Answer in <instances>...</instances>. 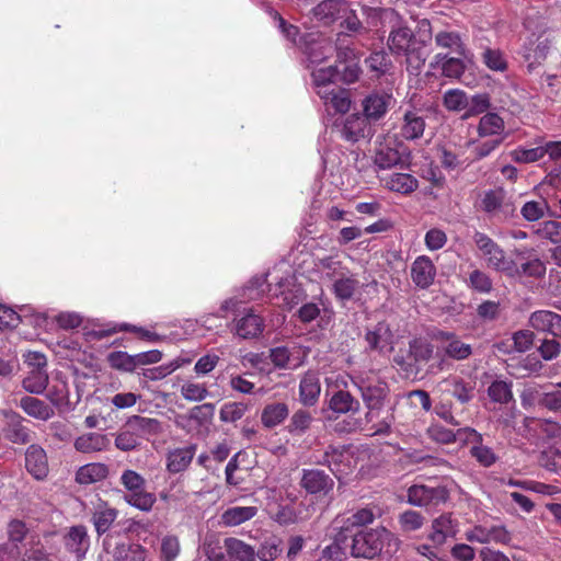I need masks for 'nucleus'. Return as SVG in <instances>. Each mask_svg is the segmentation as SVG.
Wrapping results in <instances>:
<instances>
[{
  "instance_id": "f257e3e1",
  "label": "nucleus",
  "mask_w": 561,
  "mask_h": 561,
  "mask_svg": "<svg viewBox=\"0 0 561 561\" xmlns=\"http://www.w3.org/2000/svg\"><path fill=\"white\" fill-rule=\"evenodd\" d=\"M399 548V540L385 527L358 531L352 539L351 553L355 558L371 559L383 549L393 553Z\"/></svg>"
},
{
  "instance_id": "f03ea898",
  "label": "nucleus",
  "mask_w": 561,
  "mask_h": 561,
  "mask_svg": "<svg viewBox=\"0 0 561 561\" xmlns=\"http://www.w3.org/2000/svg\"><path fill=\"white\" fill-rule=\"evenodd\" d=\"M478 207L490 218L500 221H506L516 216L515 203L503 188L484 191L480 195Z\"/></svg>"
},
{
  "instance_id": "7ed1b4c3",
  "label": "nucleus",
  "mask_w": 561,
  "mask_h": 561,
  "mask_svg": "<svg viewBox=\"0 0 561 561\" xmlns=\"http://www.w3.org/2000/svg\"><path fill=\"white\" fill-rule=\"evenodd\" d=\"M121 483L128 491L124 500L131 506L149 512L156 503V495L145 491L146 480L138 472L127 469L121 476Z\"/></svg>"
},
{
  "instance_id": "20e7f679",
  "label": "nucleus",
  "mask_w": 561,
  "mask_h": 561,
  "mask_svg": "<svg viewBox=\"0 0 561 561\" xmlns=\"http://www.w3.org/2000/svg\"><path fill=\"white\" fill-rule=\"evenodd\" d=\"M473 241L479 250L480 256L485 261L490 268L507 273L513 271L512 262L506 259L503 249L488 234L476 231L473 234Z\"/></svg>"
},
{
  "instance_id": "39448f33",
  "label": "nucleus",
  "mask_w": 561,
  "mask_h": 561,
  "mask_svg": "<svg viewBox=\"0 0 561 561\" xmlns=\"http://www.w3.org/2000/svg\"><path fill=\"white\" fill-rule=\"evenodd\" d=\"M353 385L360 392L365 404L385 402L388 394V385L376 371L369 370L352 377Z\"/></svg>"
},
{
  "instance_id": "423d86ee",
  "label": "nucleus",
  "mask_w": 561,
  "mask_h": 561,
  "mask_svg": "<svg viewBox=\"0 0 561 561\" xmlns=\"http://www.w3.org/2000/svg\"><path fill=\"white\" fill-rule=\"evenodd\" d=\"M273 279L277 282L274 287L268 284V293L272 298L276 299V306L291 310L306 298L302 288L294 284L289 273H287L286 277L274 276Z\"/></svg>"
},
{
  "instance_id": "0eeeda50",
  "label": "nucleus",
  "mask_w": 561,
  "mask_h": 561,
  "mask_svg": "<svg viewBox=\"0 0 561 561\" xmlns=\"http://www.w3.org/2000/svg\"><path fill=\"white\" fill-rule=\"evenodd\" d=\"M311 458L312 462L327 466L337 479L347 474L353 463L351 453L344 447L329 446L322 454L314 453Z\"/></svg>"
},
{
  "instance_id": "6e6552de",
  "label": "nucleus",
  "mask_w": 561,
  "mask_h": 561,
  "mask_svg": "<svg viewBox=\"0 0 561 561\" xmlns=\"http://www.w3.org/2000/svg\"><path fill=\"white\" fill-rule=\"evenodd\" d=\"M448 497V490L444 485L414 484L408 490V502L414 506H436L445 503Z\"/></svg>"
},
{
  "instance_id": "1a4fd4ad",
  "label": "nucleus",
  "mask_w": 561,
  "mask_h": 561,
  "mask_svg": "<svg viewBox=\"0 0 561 561\" xmlns=\"http://www.w3.org/2000/svg\"><path fill=\"white\" fill-rule=\"evenodd\" d=\"M465 538L469 542H477L481 545L492 542L507 545L511 541L512 536L510 531L501 525H493L491 527L476 525L466 530Z\"/></svg>"
},
{
  "instance_id": "9d476101",
  "label": "nucleus",
  "mask_w": 561,
  "mask_h": 561,
  "mask_svg": "<svg viewBox=\"0 0 561 561\" xmlns=\"http://www.w3.org/2000/svg\"><path fill=\"white\" fill-rule=\"evenodd\" d=\"M432 105H423L421 107H412L407 110L403 115V123L401 126V135L408 140L419 139L423 136L425 130V119L427 114L432 112Z\"/></svg>"
},
{
  "instance_id": "9b49d317",
  "label": "nucleus",
  "mask_w": 561,
  "mask_h": 561,
  "mask_svg": "<svg viewBox=\"0 0 561 561\" xmlns=\"http://www.w3.org/2000/svg\"><path fill=\"white\" fill-rule=\"evenodd\" d=\"M264 319L253 309H245L233 320L231 332L243 340L255 339L264 331Z\"/></svg>"
},
{
  "instance_id": "f8f14e48",
  "label": "nucleus",
  "mask_w": 561,
  "mask_h": 561,
  "mask_svg": "<svg viewBox=\"0 0 561 561\" xmlns=\"http://www.w3.org/2000/svg\"><path fill=\"white\" fill-rule=\"evenodd\" d=\"M367 348L380 355H388L393 351V333L386 321L378 322L368 329L365 334Z\"/></svg>"
},
{
  "instance_id": "ddd939ff",
  "label": "nucleus",
  "mask_w": 561,
  "mask_h": 561,
  "mask_svg": "<svg viewBox=\"0 0 561 561\" xmlns=\"http://www.w3.org/2000/svg\"><path fill=\"white\" fill-rule=\"evenodd\" d=\"M307 356V352L300 346H277L271 348L270 358L275 367L280 369H297L300 367L305 358Z\"/></svg>"
},
{
  "instance_id": "4468645a",
  "label": "nucleus",
  "mask_w": 561,
  "mask_h": 561,
  "mask_svg": "<svg viewBox=\"0 0 561 561\" xmlns=\"http://www.w3.org/2000/svg\"><path fill=\"white\" fill-rule=\"evenodd\" d=\"M367 412L365 415L366 422L371 424V430L375 434H387L389 433L393 422V407H388L385 402L378 404H365Z\"/></svg>"
},
{
  "instance_id": "2eb2a0df",
  "label": "nucleus",
  "mask_w": 561,
  "mask_h": 561,
  "mask_svg": "<svg viewBox=\"0 0 561 561\" xmlns=\"http://www.w3.org/2000/svg\"><path fill=\"white\" fill-rule=\"evenodd\" d=\"M391 93L373 92L362 102L364 116L370 122L381 119L393 103Z\"/></svg>"
},
{
  "instance_id": "dca6fc26",
  "label": "nucleus",
  "mask_w": 561,
  "mask_h": 561,
  "mask_svg": "<svg viewBox=\"0 0 561 561\" xmlns=\"http://www.w3.org/2000/svg\"><path fill=\"white\" fill-rule=\"evenodd\" d=\"M91 522L99 536H102L113 525L118 516V511L112 507L107 502L96 499L91 502Z\"/></svg>"
},
{
  "instance_id": "f3484780",
  "label": "nucleus",
  "mask_w": 561,
  "mask_h": 561,
  "mask_svg": "<svg viewBox=\"0 0 561 561\" xmlns=\"http://www.w3.org/2000/svg\"><path fill=\"white\" fill-rule=\"evenodd\" d=\"M427 434L431 439L439 444H450L455 442L463 444L465 440L479 438L478 432L474 428L463 427L454 432L453 430L445 428L438 423H433L427 428Z\"/></svg>"
},
{
  "instance_id": "a211bd4d",
  "label": "nucleus",
  "mask_w": 561,
  "mask_h": 561,
  "mask_svg": "<svg viewBox=\"0 0 561 561\" xmlns=\"http://www.w3.org/2000/svg\"><path fill=\"white\" fill-rule=\"evenodd\" d=\"M333 51L334 47L332 43L325 37L309 35L308 39H305L304 53L307 57L308 68L312 65H320L331 56Z\"/></svg>"
},
{
  "instance_id": "6ab92c4d",
  "label": "nucleus",
  "mask_w": 561,
  "mask_h": 561,
  "mask_svg": "<svg viewBox=\"0 0 561 561\" xmlns=\"http://www.w3.org/2000/svg\"><path fill=\"white\" fill-rule=\"evenodd\" d=\"M436 267L427 255L417 256L411 265L412 282L422 289L428 288L435 279Z\"/></svg>"
},
{
  "instance_id": "aec40b11",
  "label": "nucleus",
  "mask_w": 561,
  "mask_h": 561,
  "mask_svg": "<svg viewBox=\"0 0 561 561\" xmlns=\"http://www.w3.org/2000/svg\"><path fill=\"white\" fill-rule=\"evenodd\" d=\"M7 419L5 437L14 444H26L31 440L30 430L23 425V417L11 410H1Z\"/></svg>"
},
{
  "instance_id": "412c9836",
  "label": "nucleus",
  "mask_w": 561,
  "mask_h": 561,
  "mask_svg": "<svg viewBox=\"0 0 561 561\" xmlns=\"http://www.w3.org/2000/svg\"><path fill=\"white\" fill-rule=\"evenodd\" d=\"M67 550L73 553L78 561L84 559L90 548V537L87 528L82 525L72 526L65 536Z\"/></svg>"
},
{
  "instance_id": "4be33fe9",
  "label": "nucleus",
  "mask_w": 561,
  "mask_h": 561,
  "mask_svg": "<svg viewBox=\"0 0 561 561\" xmlns=\"http://www.w3.org/2000/svg\"><path fill=\"white\" fill-rule=\"evenodd\" d=\"M347 12L345 0H323L313 8V16L325 25H330Z\"/></svg>"
},
{
  "instance_id": "5701e85b",
  "label": "nucleus",
  "mask_w": 561,
  "mask_h": 561,
  "mask_svg": "<svg viewBox=\"0 0 561 561\" xmlns=\"http://www.w3.org/2000/svg\"><path fill=\"white\" fill-rule=\"evenodd\" d=\"M435 44L438 48L447 49L463 59H470L471 53L466 47L461 35L455 31L443 30L435 34Z\"/></svg>"
},
{
  "instance_id": "b1692460",
  "label": "nucleus",
  "mask_w": 561,
  "mask_h": 561,
  "mask_svg": "<svg viewBox=\"0 0 561 561\" xmlns=\"http://www.w3.org/2000/svg\"><path fill=\"white\" fill-rule=\"evenodd\" d=\"M26 470L37 480H43L48 474V461L45 450L37 446L31 445L25 453Z\"/></svg>"
},
{
  "instance_id": "393cba45",
  "label": "nucleus",
  "mask_w": 561,
  "mask_h": 561,
  "mask_svg": "<svg viewBox=\"0 0 561 561\" xmlns=\"http://www.w3.org/2000/svg\"><path fill=\"white\" fill-rule=\"evenodd\" d=\"M457 534V522L450 515L444 514L432 522V531L428 539L435 547L443 546L447 538L455 537Z\"/></svg>"
},
{
  "instance_id": "a878e982",
  "label": "nucleus",
  "mask_w": 561,
  "mask_h": 561,
  "mask_svg": "<svg viewBox=\"0 0 561 561\" xmlns=\"http://www.w3.org/2000/svg\"><path fill=\"white\" fill-rule=\"evenodd\" d=\"M111 439L102 433L89 432L75 439L73 447L82 454L100 453L108 449Z\"/></svg>"
},
{
  "instance_id": "bb28decb",
  "label": "nucleus",
  "mask_w": 561,
  "mask_h": 561,
  "mask_svg": "<svg viewBox=\"0 0 561 561\" xmlns=\"http://www.w3.org/2000/svg\"><path fill=\"white\" fill-rule=\"evenodd\" d=\"M314 270L320 274L322 279H328L335 282V279L345 275L348 271L347 266L343 264L339 254L328 255L321 259H318L314 262Z\"/></svg>"
},
{
  "instance_id": "cd10ccee",
  "label": "nucleus",
  "mask_w": 561,
  "mask_h": 561,
  "mask_svg": "<svg viewBox=\"0 0 561 561\" xmlns=\"http://www.w3.org/2000/svg\"><path fill=\"white\" fill-rule=\"evenodd\" d=\"M369 130V121L364 115L352 114L345 118L341 135L345 140L356 142L360 138H365Z\"/></svg>"
},
{
  "instance_id": "c85d7f7f",
  "label": "nucleus",
  "mask_w": 561,
  "mask_h": 561,
  "mask_svg": "<svg viewBox=\"0 0 561 561\" xmlns=\"http://www.w3.org/2000/svg\"><path fill=\"white\" fill-rule=\"evenodd\" d=\"M333 480L323 471L318 469H305L301 478L302 488L311 493H328L333 488Z\"/></svg>"
},
{
  "instance_id": "c756f323",
  "label": "nucleus",
  "mask_w": 561,
  "mask_h": 561,
  "mask_svg": "<svg viewBox=\"0 0 561 561\" xmlns=\"http://www.w3.org/2000/svg\"><path fill=\"white\" fill-rule=\"evenodd\" d=\"M530 325L537 331L561 336V316L549 310H538L529 318Z\"/></svg>"
},
{
  "instance_id": "7c9ffc66",
  "label": "nucleus",
  "mask_w": 561,
  "mask_h": 561,
  "mask_svg": "<svg viewBox=\"0 0 561 561\" xmlns=\"http://www.w3.org/2000/svg\"><path fill=\"white\" fill-rule=\"evenodd\" d=\"M318 95L323 101L328 111L333 110L335 113H346L351 106L348 91L334 87L330 90H318Z\"/></svg>"
},
{
  "instance_id": "2f4dec72",
  "label": "nucleus",
  "mask_w": 561,
  "mask_h": 561,
  "mask_svg": "<svg viewBox=\"0 0 561 561\" xmlns=\"http://www.w3.org/2000/svg\"><path fill=\"white\" fill-rule=\"evenodd\" d=\"M388 47L394 55L407 53L410 47L416 44L412 31L404 25L393 26L388 36Z\"/></svg>"
},
{
  "instance_id": "473e14b6",
  "label": "nucleus",
  "mask_w": 561,
  "mask_h": 561,
  "mask_svg": "<svg viewBox=\"0 0 561 561\" xmlns=\"http://www.w3.org/2000/svg\"><path fill=\"white\" fill-rule=\"evenodd\" d=\"M381 182L388 190L408 195L419 187V181L408 173H391L381 178Z\"/></svg>"
},
{
  "instance_id": "72a5a7b5",
  "label": "nucleus",
  "mask_w": 561,
  "mask_h": 561,
  "mask_svg": "<svg viewBox=\"0 0 561 561\" xmlns=\"http://www.w3.org/2000/svg\"><path fill=\"white\" fill-rule=\"evenodd\" d=\"M321 386L319 376L308 371L304 375L299 385V398L304 405H313L320 396Z\"/></svg>"
},
{
  "instance_id": "f704fd0d",
  "label": "nucleus",
  "mask_w": 561,
  "mask_h": 561,
  "mask_svg": "<svg viewBox=\"0 0 561 561\" xmlns=\"http://www.w3.org/2000/svg\"><path fill=\"white\" fill-rule=\"evenodd\" d=\"M196 447L191 445L169 451L167 456V469L171 473L184 471L192 462Z\"/></svg>"
},
{
  "instance_id": "c9c22d12",
  "label": "nucleus",
  "mask_w": 561,
  "mask_h": 561,
  "mask_svg": "<svg viewBox=\"0 0 561 561\" xmlns=\"http://www.w3.org/2000/svg\"><path fill=\"white\" fill-rule=\"evenodd\" d=\"M257 514L256 506H232L222 512L220 524L226 527L239 526Z\"/></svg>"
},
{
  "instance_id": "e433bc0d",
  "label": "nucleus",
  "mask_w": 561,
  "mask_h": 561,
  "mask_svg": "<svg viewBox=\"0 0 561 561\" xmlns=\"http://www.w3.org/2000/svg\"><path fill=\"white\" fill-rule=\"evenodd\" d=\"M329 409L337 414L357 413L360 403L348 391L337 390L329 400Z\"/></svg>"
},
{
  "instance_id": "4c0bfd02",
  "label": "nucleus",
  "mask_w": 561,
  "mask_h": 561,
  "mask_svg": "<svg viewBox=\"0 0 561 561\" xmlns=\"http://www.w3.org/2000/svg\"><path fill=\"white\" fill-rule=\"evenodd\" d=\"M19 405L28 416L41 421H47L54 416L53 408L35 397H22Z\"/></svg>"
},
{
  "instance_id": "58836bf2",
  "label": "nucleus",
  "mask_w": 561,
  "mask_h": 561,
  "mask_svg": "<svg viewBox=\"0 0 561 561\" xmlns=\"http://www.w3.org/2000/svg\"><path fill=\"white\" fill-rule=\"evenodd\" d=\"M108 476V467L101 462H91L81 466L76 472L79 484H92L104 480Z\"/></svg>"
},
{
  "instance_id": "ea45409f",
  "label": "nucleus",
  "mask_w": 561,
  "mask_h": 561,
  "mask_svg": "<svg viewBox=\"0 0 561 561\" xmlns=\"http://www.w3.org/2000/svg\"><path fill=\"white\" fill-rule=\"evenodd\" d=\"M115 561H145L147 550L139 543L121 542L113 550Z\"/></svg>"
},
{
  "instance_id": "a19ab883",
  "label": "nucleus",
  "mask_w": 561,
  "mask_h": 561,
  "mask_svg": "<svg viewBox=\"0 0 561 561\" xmlns=\"http://www.w3.org/2000/svg\"><path fill=\"white\" fill-rule=\"evenodd\" d=\"M190 363H191L190 358L178 357V358H174L171 362L162 364L160 366L144 369L141 374H142L144 378L147 380H152V381L161 380V379L165 378L167 376L171 375L176 369H179L185 365H188Z\"/></svg>"
},
{
  "instance_id": "79ce46f5",
  "label": "nucleus",
  "mask_w": 561,
  "mask_h": 561,
  "mask_svg": "<svg viewBox=\"0 0 561 561\" xmlns=\"http://www.w3.org/2000/svg\"><path fill=\"white\" fill-rule=\"evenodd\" d=\"M479 438L465 440L463 444H471V456L483 467H491L497 461V456L493 449L482 444V435L478 433Z\"/></svg>"
},
{
  "instance_id": "37998d69",
  "label": "nucleus",
  "mask_w": 561,
  "mask_h": 561,
  "mask_svg": "<svg viewBox=\"0 0 561 561\" xmlns=\"http://www.w3.org/2000/svg\"><path fill=\"white\" fill-rule=\"evenodd\" d=\"M358 287L359 282L350 270L332 284L333 293L340 300H350Z\"/></svg>"
},
{
  "instance_id": "c03bdc74",
  "label": "nucleus",
  "mask_w": 561,
  "mask_h": 561,
  "mask_svg": "<svg viewBox=\"0 0 561 561\" xmlns=\"http://www.w3.org/2000/svg\"><path fill=\"white\" fill-rule=\"evenodd\" d=\"M365 65L373 78H380L389 73L392 68V62L383 50L371 53L366 59Z\"/></svg>"
},
{
  "instance_id": "a18cd8bd",
  "label": "nucleus",
  "mask_w": 561,
  "mask_h": 561,
  "mask_svg": "<svg viewBox=\"0 0 561 561\" xmlns=\"http://www.w3.org/2000/svg\"><path fill=\"white\" fill-rule=\"evenodd\" d=\"M551 48V41L548 37L540 36L536 43H530L526 47L525 58L529 61L528 68L533 69L541 64L548 56Z\"/></svg>"
},
{
  "instance_id": "49530a36",
  "label": "nucleus",
  "mask_w": 561,
  "mask_h": 561,
  "mask_svg": "<svg viewBox=\"0 0 561 561\" xmlns=\"http://www.w3.org/2000/svg\"><path fill=\"white\" fill-rule=\"evenodd\" d=\"M537 233L558 245V249L553 252V257L558 264H561V221H545L540 225Z\"/></svg>"
},
{
  "instance_id": "de8ad7c7",
  "label": "nucleus",
  "mask_w": 561,
  "mask_h": 561,
  "mask_svg": "<svg viewBox=\"0 0 561 561\" xmlns=\"http://www.w3.org/2000/svg\"><path fill=\"white\" fill-rule=\"evenodd\" d=\"M288 407L283 402L267 404L261 414L262 424L272 428L280 424L288 416Z\"/></svg>"
},
{
  "instance_id": "09e8293b",
  "label": "nucleus",
  "mask_w": 561,
  "mask_h": 561,
  "mask_svg": "<svg viewBox=\"0 0 561 561\" xmlns=\"http://www.w3.org/2000/svg\"><path fill=\"white\" fill-rule=\"evenodd\" d=\"M505 129L503 118L496 113L484 114L478 125V134L480 137L500 136Z\"/></svg>"
},
{
  "instance_id": "8fccbe9b",
  "label": "nucleus",
  "mask_w": 561,
  "mask_h": 561,
  "mask_svg": "<svg viewBox=\"0 0 561 561\" xmlns=\"http://www.w3.org/2000/svg\"><path fill=\"white\" fill-rule=\"evenodd\" d=\"M311 77L317 93L318 90H330L335 87L332 83L339 78L337 66L317 68L312 70Z\"/></svg>"
},
{
  "instance_id": "3c124183",
  "label": "nucleus",
  "mask_w": 561,
  "mask_h": 561,
  "mask_svg": "<svg viewBox=\"0 0 561 561\" xmlns=\"http://www.w3.org/2000/svg\"><path fill=\"white\" fill-rule=\"evenodd\" d=\"M401 161L399 151L387 144H380L375 151L374 162L379 169H390Z\"/></svg>"
},
{
  "instance_id": "603ef678",
  "label": "nucleus",
  "mask_w": 561,
  "mask_h": 561,
  "mask_svg": "<svg viewBox=\"0 0 561 561\" xmlns=\"http://www.w3.org/2000/svg\"><path fill=\"white\" fill-rule=\"evenodd\" d=\"M442 65V73L448 78H459L465 71V64L461 58L447 57L442 54H437L434 57L432 66Z\"/></svg>"
},
{
  "instance_id": "864d4df0",
  "label": "nucleus",
  "mask_w": 561,
  "mask_h": 561,
  "mask_svg": "<svg viewBox=\"0 0 561 561\" xmlns=\"http://www.w3.org/2000/svg\"><path fill=\"white\" fill-rule=\"evenodd\" d=\"M225 547L228 553L239 561H254L255 550L250 545L237 538H227Z\"/></svg>"
},
{
  "instance_id": "5fc2aeb1",
  "label": "nucleus",
  "mask_w": 561,
  "mask_h": 561,
  "mask_svg": "<svg viewBox=\"0 0 561 561\" xmlns=\"http://www.w3.org/2000/svg\"><path fill=\"white\" fill-rule=\"evenodd\" d=\"M553 213L554 211L550 210V206L545 199L528 201L520 208V214L527 221H537L543 218L547 214L551 216Z\"/></svg>"
},
{
  "instance_id": "6e6d98bb",
  "label": "nucleus",
  "mask_w": 561,
  "mask_h": 561,
  "mask_svg": "<svg viewBox=\"0 0 561 561\" xmlns=\"http://www.w3.org/2000/svg\"><path fill=\"white\" fill-rule=\"evenodd\" d=\"M465 284L470 289L480 294H489L493 288L491 277L483 271L474 268L467 277L463 278Z\"/></svg>"
},
{
  "instance_id": "4d7b16f0",
  "label": "nucleus",
  "mask_w": 561,
  "mask_h": 561,
  "mask_svg": "<svg viewBox=\"0 0 561 561\" xmlns=\"http://www.w3.org/2000/svg\"><path fill=\"white\" fill-rule=\"evenodd\" d=\"M23 388L34 394H41L47 388L48 374L47 370L31 369L23 379Z\"/></svg>"
},
{
  "instance_id": "13d9d810",
  "label": "nucleus",
  "mask_w": 561,
  "mask_h": 561,
  "mask_svg": "<svg viewBox=\"0 0 561 561\" xmlns=\"http://www.w3.org/2000/svg\"><path fill=\"white\" fill-rule=\"evenodd\" d=\"M181 396L191 402H201L209 396L208 388L204 382L186 380L181 385Z\"/></svg>"
},
{
  "instance_id": "bf43d9fd",
  "label": "nucleus",
  "mask_w": 561,
  "mask_h": 561,
  "mask_svg": "<svg viewBox=\"0 0 561 561\" xmlns=\"http://www.w3.org/2000/svg\"><path fill=\"white\" fill-rule=\"evenodd\" d=\"M515 273L518 276L540 278L546 274V265L540 259L530 256L525 262L516 264Z\"/></svg>"
},
{
  "instance_id": "052dcab7",
  "label": "nucleus",
  "mask_w": 561,
  "mask_h": 561,
  "mask_svg": "<svg viewBox=\"0 0 561 561\" xmlns=\"http://www.w3.org/2000/svg\"><path fill=\"white\" fill-rule=\"evenodd\" d=\"M402 56H405L407 68L411 73H419L422 67L424 66L427 53L424 47L415 46L409 48L407 53H403Z\"/></svg>"
},
{
  "instance_id": "680f3d73",
  "label": "nucleus",
  "mask_w": 561,
  "mask_h": 561,
  "mask_svg": "<svg viewBox=\"0 0 561 561\" xmlns=\"http://www.w3.org/2000/svg\"><path fill=\"white\" fill-rule=\"evenodd\" d=\"M443 350L446 356L456 360L467 359L472 354L471 345L463 343L458 336L443 345Z\"/></svg>"
},
{
  "instance_id": "e2e57ef3",
  "label": "nucleus",
  "mask_w": 561,
  "mask_h": 561,
  "mask_svg": "<svg viewBox=\"0 0 561 561\" xmlns=\"http://www.w3.org/2000/svg\"><path fill=\"white\" fill-rule=\"evenodd\" d=\"M129 426L141 435H156L161 432V423L157 419L135 415L129 420Z\"/></svg>"
},
{
  "instance_id": "0e129e2a",
  "label": "nucleus",
  "mask_w": 561,
  "mask_h": 561,
  "mask_svg": "<svg viewBox=\"0 0 561 561\" xmlns=\"http://www.w3.org/2000/svg\"><path fill=\"white\" fill-rule=\"evenodd\" d=\"M482 61L492 71L503 72L507 69V60L500 49L485 48L482 53Z\"/></svg>"
},
{
  "instance_id": "69168bd1",
  "label": "nucleus",
  "mask_w": 561,
  "mask_h": 561,
  "mask_svg": "<svg viewBox=\"0 0 561 561\" xmlns=\"http://www.w3.org/2000/svg\"><path fill=\"white\" fill-rule=\"evenodd\" d=\"M444 105L449 111L460 112L469 105V98L462 90L451 89L444 93Z\"/></svg>"
},
{
  "instance_id": "338daca9",
  "label": "nucleus",
  "mask_w": 561,
  "mask_h": 561,
  "mask_svg": "<svg viewBox=\"0 0 561 561\" xmlns=\"http://www.w3.org/2000/svg\"><path fill=\"white\" fill-rule=\"evenodd\" d=\"M488 394L495 402L507 403L513 399L512 383L504 380H495L490 385Z\"/></svg>"
},
{
  "instance_id": "774afa93",
  "label": "nucleus",
  "mask_w": 561,
  "mask_h": 561,
  "mask_svg": "<svg viewBox=\"0 0 561 561\" xmlns=\"http://www.w3.org/2000/svg\"><path fill=\"white\" fill-rule=\"evenodd\" d=\"M280 543L282 541L277 537L265 539L255 552V557L261 561H274L282 552Z\"/></svg>"
}]
</instances>
